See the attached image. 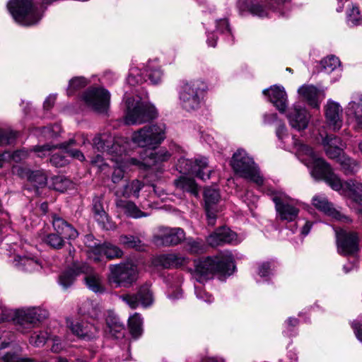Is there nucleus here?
<instances>
[{
	"label": "nucleus",
	"mask_w": 362,
	"mask_h": 362,
	"mask_svg": "<svg viewBox=\"0 0 362 362\" xmlns=\"http://www.w3.org/2000/svg\"><path fill=\"white\" fill-rule=\"evenodd\" d=\"M230 165L238 176L255 183L257 186L263 185L264 180L258 166L244 150L238 149L234 153Z\"/></svg>",
	"instance_id": "obj_6"
},
{
	"label": "nucleus",
	"mask_w": 362,
	"mask_h": 362,
	"mask_svg": "<svg viewBox=\"0 0 362 362\" xmlns=\"http://www.w3.org/2000/svg\"><path fill=\"white\" fill-rule=\"evenodd\" d=\"M286 118L291 128L300 132L308 127L310 115L304 107L294 104L288 108Z\"/></svg>",
	"instance_id": "obj_17"
},
{
	"label": "nucleus",
	"mask_w": 362,
	"mask_h": 362,
	"mask_svg": "<svg viewBox=\"0 0 362 362\" xmlns=\"http://www.w3.org/2000/svg\"><path fill=\"white\" fill-rule=\"evenodd\" d=\"M119 241L125 248L134 249L137 251H144L146 249V245L142 240L134 235H122L119 237Z\"/></svg>",
	"instance_id": "obj_37"
},
{
	"label": "nucleus",
	"mask_w": 362,
	"mask_h": 362,
	"mask_svg": "<svg viewBox=\"0 0 362 362\" xmlns=\"http://www.w3.org/2000/svg\"><path fill=\"white\" fill-rule=\"evenodd\" d=\"M55 148H59V144H47L42 146H36L33 150L37 153L38 157L43 158L49 155L51 151Z\"/></svg>",
	"instance_id": "obj_56"
},
{
	"label": "nucleus",
	"mask_w": 362,
	"mask_h": 362,
	"mask_svg": "<svg viewBox=\"0 0 362 362\" xmlns=\"http://www.w3.org/2000/svg\"><path fill=\"white\" fill-rule=\"evenodd\" d=\"M47 316V310L40 307H30L16 310L12 320L19 332L26 333L38 326Z\"/></svg>",
	"instance_id": "obj_9"
},
{
	"label": "nucleus",
	"mask_w": 362,
	"mask_h": 362,
	"mask_svg": "<svg viewBox=\"0 0 362 362\" xmlns=\"http://www.w3.org/2000/svg\"><path fill=\"white\" fill-rule=\"evenodd\" d=\"M322 144L324 148L334 147V146L345 148V144L341 141V139L334 135L326 136L322 139Z\"/></svg>",
	"instance_id": "obj_57"
},
{
	"label": "nucleus",
	"mask_w": 362,
	"mask_h": 362,
	"mask_svg": "<svg viewBox=\"0 0 362 362\" xmlns=\"http://www.w3.org/2000/svg\"><path fill=\"white\" fill-rule=\"evenodd\" d=\"M87 106L98 112H105L110 105V94L103 88H88L82 96Z\"/></svg>",
	"instance_id": "obj_13"
},
{
	"label": "nucleus",
	"mask_w": 362,
	"mask_h": 362,
	"mask_svg": "<svg viewBox=\"0 0 362 362\" xmlns=\"http://www.w3.org/2000/svg\"><path fill=\"white\" fill-rule=\"evenodd\" d=\"M102 309L100 305L95 302L86 300L79 308V313L82 315H87L89 317L98 320L101 315Z\"/></svg>",
	"instance_id": "obj_35"
},
{
	"label": "nucleus",
	"mask_w": 362,
	"mask_h": 362,
	"mask_svg": "<svg viewBox=\"0 0 362 362\" xmlns=\"http://www.w3.org/2000/svg\"><path fill=\"white\" fill-rule=\"evenodd\" d=\"M343 110L339 103L329 100L325 107L327 123L333 131H338L343 124Z\"/></svg>",
	"instance_id": "obj_20"
},
{
	"label": "nucleus",
	"mask_w": 362,
	"mask_h": 362,
	"mask_svg": "<svg viewBox=\"0 0 362 362\" xmlns=\"http://www.w3.org/2000/svg\"><path fill=\"white\" fill-rule=\"evenodd\" d=\"M7 8L15 21L25 26L37 23L43 16L32 0H10Z\"/></svg>",
	"instance_id": "obj_7"
},
{
	"label": "nucleus",
	"mask_w": 362,
	"mask_h": 362,
	"mask_svg": "<svg viewBox=\"0 0 362 362\" xmlns=\"http://www.w3.org/2000/svg\"><path fill=\"white\" fill-rule=\"evenodd\" d=\"M127 81L129 86H135L146 81V78L144 75V71L138 67H132L129 70V74Z\"/></svg>",
	"instance_id": "obj_43"
},
{
	"label": "nucleus",
	"mask_w": 362,
	"mask_h": 362,
	"mask_svg": "<svg viewBox=\"0 0 362 362\" xmlns=\"http://www.w3.org/2000/svg\"><path fill=\"white\" fill-rule=\"evenodd\" d=\"M190 254H200L205 250V245L201 239L187 238L184 246Z\"/></svg>",
	"instance_id": "obj_44"
},
{
	"label": "nucleus",
	"mask_w": 362,
	"mask_h": 362,
	"mask_svg": "<svg viewBox=\"0 0 362 362\" xmlns=\"http://www.w3.org/2000/svg\"><path fill=\"white\" fill-rule=\"evenodd\" d=\"M187 260V257L178 254H163L156 257L153 264L157 267L169 269L182 266L186 264Z\"/></svg>",
	"instance_id": "obj_28"
},
{
	"label": "nucleus",
	"mask_w": 362,
	"mask_h": 362,
	"mask_svg": "<svg viewBox=\"0 0 362 362\" xmlns=\"http://www.w3.org/2000/svg\"><path fill=\"white\" fill-rule=\"evenodd\" d=\"M64 239L65 238L63 236L57 233H49L46 236L45 242L49 247L56 250H59L64 245Z\"/></svg>",
	"instance_id": "obj_48"
},
{
	"label": "nucleus",
	"mask_w": 362,
	"mask_h": 362,
	"mask_svg": "<svg viewBox=\"0 0 362 362\" xmlns=\"http://www.w3.org/2000/svg\"><path fill=\"white\" fill-rule=\"evenodd\" d=\"M143 187L144 185L141 181L134 180L127 183L122 189H117L115 194L118 197V199H120L122 197L126 198H138L139 197V192Z\"/></svg>",
	"instance_id": "obj_32"
},
{
	"label": "nucleus",
	"mask_w": 362,
	"mask_h": 362,
	"mask_svg": "<svg viewBox=\"0 0 362 362\" xmlns=\"http://www.w3.org/2000/svg\"><path fill=\"white\" fill-rule=\"evenodd\" d=\"M127 146L129 142L123 137L112 138L109 135L103 134L93 139V148L98 152H107L111 156L110 159L115 163L112 175L114 183H118L122 180L125 169L130 165H144L146 168H153L170 157V153L166 149L161 148L157 151H149L143 160L140 161L127 156Z\"/></svg>",
	"instance_id": "obj_1"
},
{
	"label": "nucleus",
	"mask_w": 362,
	"mask_h": 362,
	"mask_svg": "<svg viewBox=\"0 0 362 362\" xmlns=\"http://www.w3.org/2000/svg\"><path fill=\"white\" fill-rule=\"evenodd\" d=\"M75 145H76V139H71L68 141L59 144V148L74 158L80 161L84 160L85 156L81 151L71 148V146Z\"/></svg>",
	"instance_id": "obj_40"
},
{
	"label": "nucleus",
	"mask_w": 362,
	"mask_h": 362,
	"mask_svg": "<svg viewBox=\"0 0 362 362\" xmlns=\"http://www.w3.org/2000/svg\"><path fill=\"white\" fill-rule=\"evenodd\" d=\"M88 81L84 77H74L70 80L69 87L67 88L68 95H73L75 91L83 88L87 86Z\"/></svg>",
	"instance_id": "obj_51"
},
{
	"label": "nucleus",
	"mask_w": 362,
	"mask_h": 362,
	"mask_svg": "<svg viewBox=\"0 0 362 362\" xmlns=\"http://www.w3.org/2000/svg\"><path fill=\"white\" fill-rule=\"evenodd\" d=\"M293 150L299 160L310 168L311 175L317 180H324L332 189H341L340 178L336 175L331 166L319 157L309 146L298 141L294 137Z\"/></svg>",
	"instance_id": "obj_2"
},
{
	"label": "nucleus",
	"mask_w": 362,
	"mask_h": 362,
	"mask_svg": "<svg viewBox=\"0 0 362 362\" xmlns=\"http://www.w3.org/2000/svg\"><path fill=\"white\" fill-rule=\"evenodd\" d=\"M359 240L356 233L344 230L337 233V247L339 254L354 255L359 250Z\"/></svg>",
	"instance_id": "obj_16"
},
{
	"label": "nucleus",
	"mask_w": 362,
	"mask_h": 362,
	"mask_svg": "<svg viewBox=\"0 0 362 362\" xmlns=\"http://www.w3.org/2000/svg\"><path fill=\"white\" fill-rule=\"evenodd\" d=\"M93 253L95 257H90L93 258L95 262L100 260V258L96 257L98 255H101L103 254L109 259L121 257L123 255L122 250H120L117 246L107 243L95 247L93 250Z\"/></svg>",
	"instance_id": "obj_30"
},
{
	"label": "nucleus",
	"mask_w": 362,
	"mask_h": 362,
	"mask_svg": "<svg viewBox=\"0 0 362 362\" xmlns=\"http://www.w3.org/2000/svg\"><path fill=\"white\" fill-rule=\"evenodd\" d=\"M340 184L341 189L334 190L351 199L355 206H362V183L356 180H349L342 183L340 180Z\"/></svg>",
	"instance_id": "obj_22"
},
{
	"label": "nucleus",
	"mask_w": 362,
	"mask_h": 362,
	"mask_svg": "<svg viewBox=\"0 0 362 362\" xmlns=\"http://www.w3.org/2000/svg\"><path fill=\"white\" fill-rule=\"evenodd\" d=\"M235 269L233 257L230 252L226 251L215 257H207L195 262L193 278L199 284H204L214 274L231 275Z\"/></svg>",
	"instance_id": "obj_3"
},
{
	"label": "nucleus",
	"mask_w": 362,
	"mask_h": 362,
	"mask_svg": "<svg viewBox=\"0 0 362 362\" xmlns=\"http://www.w3.org/2000/svg\"><path fill=\"white\" fill-rule=\"evenodd\" d=\"M93 211L95 221L103 228L108 229L109 216L103 205V197H95L93 200Z\"/></svg>",
	"instance_id": "obj_33"
},
{
	"label": "nucleus",
	"mask_w": 362,
	"mask_h": 362,
	"mask_svg": "<svg viewBox=\"0 0 362 362\" xmlns=\"http://www.w3.org/2000/svg\"><path fill=\"white\" fill-rule=\"evenodd\" d=\"M344 148L341 146L326 147L325 148L327 156L331 159H336L338 161L344 153Z\"/></svg>",
	"instance_id": "obj_59"
},
{
	"label": "nucleus",
	"mask_w": 362,
	"mask_h": 362,
	"mask_svg": "<svg viewBox=\"0 0 362 362\" xmlns=\"http://www.w3.org/2000/svg\"><path fill=\"white\" fill-rule=\"evenodd\" d=\"M216 28L217 31L221 33L228 35L231 41L233 40L229 23L226 18L217 20L216 21Z\"/></svg>",
	"instance_id": "obj_58"
},
{
	"label": "nucleus",
	"mask_w": 362,
	"mask_h": 362,
	"mask_svg": "<svg viewBox=\"0 0 362 362\" xmlns=\"http://www.w3.org/2000/svg\"><path fill=\"white\" fill-rule=\"evenodd\" d=\"M207 243L212 247H216L225 243L237 244V234L228 228L221 227L216 229L207 238Z\"/></svg>",
	"instance_id": "obj_24"
},
{
	"label": "nucleus",
	"mask_w": 362,
	"mask_h": 362,
	"mask_svg": "<svg viewBox=\"0 0 362 362\" xmlns=\"http://www.w3.org/2000/svg\"><path fill=\"white\" fill-rule=\"evenodd\" d=\"M312 203L316 209L336 220L345 223L351 221L349 216L341 214L339 211L334 209L332 204L330 203L327 197L323 194H317L314 196L312 199Z\"/></svg>",
	"instance_id": "obj_19"
},
{
	"label": "nucleus",
	"mask_w": 362,
	"mask_h": 362,
	"mask_svg": "<svg viewBox=\"0 0 362 362\" xmlns=\"http://www.w3.org/2000/svg\"><path fill=\"white\" fill-rule=\"evenodd\" d=\"M194 291L197 298L203 300L207 303H211L214 300L213 297L206 293L200 285L194 286Z\"/></svg>",
	"instance_id": "obj_61"
},
{
	"label": "nucleus",
	"mask_w": 362,
	"mask_h": 362,
	"mask_svg": "<svg viewBox=\"0 0 362 362\" xmlns=\"http://www.w3.org/2000/svg\"><path fill=\"white\" fill-rule=\"evenodd\" d=\"M146 75L148 74V79L152 84H158L162 80L163 74L158 67H156L151 64L147 65V69L144 71Z\"/></svg>",
	"instance_id": "obj_50"
},
{
	"label": "nucleus",
	"mask_w": 362,
	"mask_h": 362,
	"mask_svg": "<svg viewBox=\"0 0 362 362\" xmlns=\"http://www.w3.org/2000/svg\"><path fill=\"white\" fill-rule=\"evenodd\" d=\"M105 322L108 332L115 338L119 339L124 335L125 327L113 310H108L105 313Z\"/></svg>",
	"instance_id": "obj_29"
},
{
	"label": "nucleus",
	"mask_w": 362,
	"mask_h": 362,
	"mask_svg": "<svg viewBox=\"0 0 362 362\" xmlns=\"http://www.w3.org/2000/svg\"><path fill=\"white\" fill-rule=\"evenodd\" d=\"M174 182L177 189L189 192L194 196H197L199 194L197 185L193 178L182 176L175 180Z\"/></svg>",
	"instance_id": "obj_36"
},
{
	"label": "nucleus",
	"mask_w": 362,
	"mask_h": 362,
	"mask_svg": "<svg viewBox=\"0 0 362 362\" xmlns=\"http://www.w3.org/2000/svg\"><path fill=\"white\" fill-rule=\"evenodd\" d=\"M143 319L139 313H135L129 318V327L131 334L134 338H138L142 334Z\"/></svg>",
	"instance_id": "obj_41"
},
{
	"label": "nucleus",
	"mask_w": 362,
	"mask_h": 362,
	"mask_svg": "<svg viewBox=\"0 0 362 362\" xmlns=\"http://www.w3.org/2000/svg\"><path fill=\"white\" fill-rule=\"evenodd\" d=\"M206 90V83L200 80L184 83L179 91L181 107L187 112L197 110L204 102Z\"/></svg>",
	"instance_id": "obj_5"
},
{
	"label": "nucleus",
	"mask_w": 362,
	"mask_h": 362,
	"mask_svg": "<svg viewBox=\"0 0 362 362\" xmlns=\"http://www.w3.org/2000/svg\"><path fill=\"white\" fill-rule=\"evenodd\" d=\"M204 197L205 201V209H214V206L220 199V194L217 189L212 187H207L204 190Z\"/></svg>",
	"instance_id": "obj_45"
},
{
	"label": "nucleus",
	"mask_w": 362,
	"mask_h": 362,
	"mask_svg": "<svg viewBox=\"0 0 362 362\" xmlns=\"http://www.w3.org/2000/svg\"><path fill=\"white\" fill-rule=\"evenodd\" d=\"M28 156V153L27 151L22 149V150H17L13 153H11V158L12 161L15 163L21 162V160H23L26 159Z\"/></svg>",
	"instance_id": "obj_63"
},
{
	"label": "nucleus",
	"mask_w": 362,
	"mask_h": 362,
	"mask_svg": "<svg viewBox=\"0 0 362 362\" xmlns=\"http://www.w3.org/2000/svg\"><path fill=\"white\" fill-rule=\"evenodd\" d=\"M361 18V17L358 8L357 6H353L347 13L348 23L353 25H357L359 23Z\"/></svg>",
	"instance_id": "obj_60"
},
{
	"label": "nucleus",
	"mask_w": 362,
	"mask_h": 362,
	"mask_svg": "<svg viewBox=\"0 0 362 362\" xmlns=\"http://www.w3.org/2000/svg\"><path fill=\"white\" fill-rule=\"evenodd\" d=\"M47 339L48 333L47 332H35L30 336L29 341L33 346L40 347L45 345Z\"/></svg>",
	"instance_id": "obj_52"
},
{
	"label": "nucleus",
	"mask_w": 362,
	"mask_h": 362,
	"mask_svg": "<svg viewBox=\"0 0 362 362\" xmlns=\"http://www.w3.org/2000/svg\"><path fill=\"white\" fill-rule=\"evenodd\" d=\"M13 264L18 270L30 273L39 272L42 267L40 259L31 254L15 256Z\"/></svg>",
	"instance_id": "obj_25"
},
{
	"label": "nucleus",
	"mask_w": 362,
	"mask_h": 362,
	"mask_svg": "<svg viewBox=\"0 0 362 362\" xmlns=\"http://www.w3.org/2000/svg\"><path fill=\"white\" fill-rule=\"evenodd\" d=\"M341 168V170L345 175H350L358 170V165L356 162L347 156L342 155V157L337 161Z\"/></svg>",
	"instance_id": "obj_46"
},
{
	"label": "nucleus",
	"mask_w": 362,
	"mask_h": 362,
	"mask_svg": "<svg viewBox=\"0 0 362 362\" xmlns=\"http://www.w3.org/2000/svg\"><path fill=\"white\" fill-rule=\"evenodd\" d=\"M16 139L15 132L0 128V146L11 144Z\"/></svg>",
	"instance_id": "obj_55"
},
{
	"label": "nucleus",
	"mask_w": 362,
	"mask_h": 362,
	"mask_svg": "<svg viewBox=\"0 0 362 362\" xmlns=\"http://www.w3.org/2000/svg\"><path fill=\"white\" fill-rule=\"evenodd\" d=\"M80 272L85 273L84 281L86 285L95 293H103L106 291L102 277L97 273L93 272L92 269L84 264L80 268Z\"/></svg>",
	"instance_id": "obj_26"
},
{
	"label": "nucleus",
	"mask_w": 362,
	"mask_h": 362,
	"mask_svg": "<svg viewBox=\"0 0 362 362\" xmlns=\"http://www.w3.org/2000/svg\"><path fill=\"white\" fill-rule=\"evenodd\" d=\"M124 98L127 107L126 124L129 125L140 124L157 117V110L151 103L141 100L138 96L129 97L127 93Z\"/></svg>",
	"instance_id": "obj_4"
},
{
	"label": "nucleus",
	"mask_w": 362,
	"mask_h": 362,
	"mask_svg": "<svg viewBox=\"0 0 362 362\" xmlns=\"http://www.w3.org/2000/svg\"><path fill=\"white\" fill-rule=\"evenodd\" d=\"M119 298L132 309L136 308L139 304L147 308L153 302V293L148 284L142 285L136 294H124L119 296Z\"/></svg>",
	"instance_id": "obj_14"
},
{
	"label": "nucleus",
	"mask_w": 362,
	"mask_h": 362,
	"mask_svg": "<svg viewBox=\"0 0 362 362\" xmlns=\"http://www.w3.org/2000/svg\"><path fill=\"white\" fill-rule=\"evenodd\" d=\"M62 127L59 124H55L47 127L36 129V132H39L45 139H54L59 136Z\"/></svg>",
	"instance_id": "obj_47"
},
{
	"label": "nucleus",
	"mask_w": 362,
	"mask_h": 362,
	"mask_svg": "<svg viewBox=\"0 0 362 362\" xmlns=\"http://www.w3.org/2000/svg\"><path fill=\"white\" fill-rule=\"evenodd\" d=\"M207 167L208 160L203 156H198L194 160L180 157L176 163V169L180 173H192L203 180H209L211 176V170H208L206 173L203 172Z\"/></svg>",
	"instance_id": "obj_12"
},
{
	"label": "nucleus",
	"mask_w": 362,
	"mask_h": 362,
	"mask_svg": "<svg viewBox=\"0 0 362 362\" xmlns=\"http://www.w3.org/2000/svg\"><path fill=\"white\" fill-rule=\"evenodd\" d=\"M340 66L339 59L333 55L328 56L320 62V71L329 74Z\"/></svg>",
	"instance_id": "obj_42"
},
{
	"label": "nucleus",
	"mask_w": 362,
	"mask_h": 362,
	"mask_svg": "<svg viewBox=\"0 0 362 362\" xmlns=\"http://www.w3.org/2000/svg\"><path fill=\"white\" fill-rule=\"evenodd\" d=\"M71 185V181L63 175L54 176L49 182V186L50 188L60 192H65Z\"/></svg>",
	"instance_id": "obj_39"
},
{
	"label": "nucleus",
	"mask_w": 362,
	"mask_h": 362,
	"mask_svg": "<svg viewBox=\"0 0 362 362\" xmlns=\"http://www.w3.org/2000/svg\"><path fill=\"white\" fill-rule=\"evenodd\" d=\"M50 163L52 165L59 168L66 165L68 163V160L66 157L61 153H54L50 158Z\"/></svg>",
	"instance_id": "obj_62"
},
{
	"label": "nucleus",
	"mask_w": 362,
	"mask_h": 362,
	"mask_svg": "<svg viewBox=\"0 0 362 362\" xmlns=\"http://www.w3.org/2000/svg\"><path fill=\"white\" fill-rule=\"evenodd\" d=\"M66 325L73 334L77 337L90 341L98 336L99 329L92 324L78 320L67 319Z\"/></svg>",
	"instance_id": "obj_18"
},
{
	"label": "nucleus",
	"mask_w": 362,
	"mask_h": 362,
	"mask_svg": "<svg viewBox=\"0 0 362 362\" xmlns=\"http://www.w3.org/2000/svg\"><path fill=\"white\" fill-rule=\"evenodd\" d=\"M245 4L250 12L259 17H264L267 15V9L258 1L246 0Z\"/></svg>",
	"instance_id": "obj_49"
},
{
	"label": "nucleus",
	"mask_w": 362,
	"mask_h": 362,
	"mask_svg": "<svg viewBox=\"0 0 362 362\" xmlns=\"http://www.w3.org/2000/svg\"><path fill=\"white\" fill-rule=\"evenodd\" d=\"M276 135L279 141L283 144V148H287L289 151H292L293 152H295V151L293 150V138L294 137L296 139L300 141L295 136H293L291 138L292 145L290 146L289 144H286V140L289 139V135H288V129H287L285 124L283 122H279V124L276 126Z\"/></svg>",
	"instance_id": "obj_38"
},
{
	"label": "nucleus",
	"mask_w": 362,
	"mask_h": 362,
	"mask_svg": "<svg viewBox=\"0 0 362 362\" xmlns=\"http://www.w3.org/2000/svg\"><path fill=\"white\" fill-rule=\"evenodd\" d=\"M13 173L22 178L28 180L32 171L27 168L18 166L13 168Z\"/></svg>",
	"instance_id": "obj_64"
},
{
	"label": "nucleus",
	"mask_w": 362,
	"mask_h": 362,
	"mask_svg": "<svg viewBox=\"0 0 362 362\" xmlns=\"http://www.w3.org/2000/svg\"><path fill=\"white\" fill-rule=\"evenodd\" d=\"M107 280L115 287H130L138 279L137 266L132 262L110 264Z\"/></svg>",
	"instance_id": "obj_10"
},
{
	"label": "nucleus",
	"mask_w": 362,
	"mask_h": 362,
	"mask_svg": "<svg viewBox=\"0 0 362 362\" xmlns=\"http://www.w3.org/2000/svg\"><path fill=\"white\" fill-rule=\"evenodd\" d=\"M76 274L72 270H67L63 272L59 277V284L64 288L71 286L75 280Z\"/></svg>",
	"instance_id": "obj_53"
},
{
	"label": "nucleus",
	"mask_w": 362,
	"mask_h": 362,
	"mask_svg": "<svg viewBox=\"0 0 362 362\" xmlns=\"http://www.w3.org/2000/svg\"><path fill=\"white\" fill-rule=\"evenodd\" d=\"M165 130L163 123L146 125L132 134V141L139 147L154 149L165 139Z\"/></svg>",
	"instance_id": "obj_8"
},
{
	"label": "nucleus",
	"mask_w": 362,
	"mask_h": 362,
	"mask_svg": "<svg viewBox=\"0 0 362 362\" xmlns=\"http://www.w3.org/2000/svg\"><path fill=\"white\" fill-rule=\"evenodd\" d=\"M36 187H42L47 182V177L42 170L32 171L28 180Z\"/></svg>",
	"instance_id": "obj_54"
},
{
	"label": "nucleus",
	"mask_w": 362,
	"mask_h": 362,
	"mask_svg": "<svg viewBox=\"0 0 362 362\" xmlns=\"http://www.w3.org/2000/svg\"><path fill=\"white\" fill-rule=\"evenodd\" d=\"M263 94L267 95L269 101L280 112H284L288 105L287 94L283 86H272L263 90Z\"/></svg>",
	"instance_id": "obj_23"
},
{
	"label": "nucleus",
	"mask_w": 362,
	"mask_h": 362,
	"mask_svg": "<svg viewBox=\"0 0 362 362\" xmlns=\"http://www.w3.org/2000/svg\"><path fill=\"white\" fill-rule=\"evenodd\" d=\"M117 208L122 211L127 216L139 218L148 216L146 213L141 211L132 202L117 199L115 202Z\"/></svg>",
	"instance_id": "obj_31"
},
{
	"label": "nucleus",
	"mask_w": 362,
	"mask_h": 362,
	"mask_svg": "<svg viewBox=\"0 0 362 362\" xmlns=\"http://www.w3.org/2000/svg\"><path fill=\"white\" fill-rule=\"evenodd\" d=\"M54 230L65 239L74 240L78 235V231L63 218L57 214L52 215Z\"/></svg>",
	"instance_id": "obj_27"
},
{
	"label": "nucleus",
	"mask_w": 362,
	"mask_h": 362,
	"mask_svg": "<svg viewBox=\"0 0 362 362\" xmlns=\"http://www.w3.org/2000/svg\"><path fill=\"white\" fill-rule=\"evenodd\" d=\"M298 93L309 105L315 108L319 107V90L316 87L312 85H303L298 88Z\"/></svg>",
	"instance_id": "obj_34"
},
{
	"label": "nucleus",
	"mask_w": 362,
	"mask_h": 362,
	"mask_svg": "<svg viewBox=\"0 0 362 362\" xmlns=\"http://www.w3.org/2000/svg\"><path fill=\"white\" fill-rule=\"evenodd\" d=\"M349 119L356 123L358 129H362V93L355 92L351 96V100L345 108Z\"/></svg>",
	"instance_id": "obj_21"
},
{
	"label": "nucleus",
	"mask_w": 362,
	"mask_h": 362,
	"mask_svg": "<svg viewBox=\"0 0 362 362\" xmlns=\"http://www.w3.org/2000/svg\"><path fill=\"white\" fill-rule=\"evenodd\" d=\"M185 238V233L181 228H160L159 233L153 236V243L158 246H173L180 244Z\"/></svg>",
	"instance_id": "obj_15"
},
{
	"label": "nucleus",
	"mask_w": 362,
	"mask_h": 362,
	"mask_svg": "<svg viewBox=\"0 0 362 362\" xmlns=\"http://www.w3.org/2000/svg\"><path fill=\"white\" fill-rule=\"evenodd\" d=\"M275 204L278 217L282 221L292 222L298 216V202H295L283 192H274L271 195Z\"/></svg>",
	"instance_id": "obj_11"
}]
</instances>
